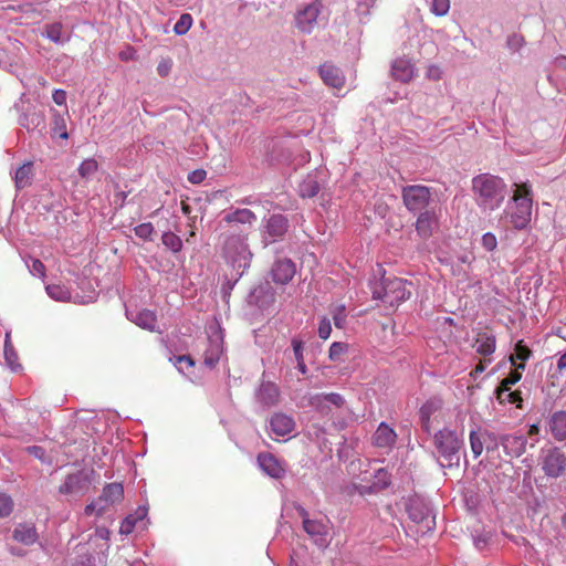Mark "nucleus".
Wrapping results in <instances>:
<instances>
[{"instance_id": "30", "label": "nucleus", "mask_w": 566, "mask_h": 566, "mask_svg": "<svg viewBox=\"0 0 566 566\" xmlns=\"http://www.w3.org/2000/svg\"><path fill=\"white\" fill-rule=\"evenodd\" d=\"M319 192V184L313 176H307L298 185V193L302 198H314Z\"/></svg>"}, {"instance_id": "12", "label": "nucleus", "mask_w": 566, "mask_h": 566, "mask_svg": "<svg viewBox=\"0 0 566 566\" xmlns=\"http://www.w3.org/2000/svg\"><path fill=\"white\" fill-rule=\"evenodd\" d=\"M542 469L549 478H559L566 470V455L559 448L547 450L543 458Z\"/></svg>"}, {"instance_id": "47", "label": "nucleus", "mask_w": 566, "mask_h": 566, "mask_svg": "<svg viewBox=\"0 0 566 566\" xmlns=\"http://www.w3.org/2000/svg\"><path fill=\"white\" fill-rule=\"evenodd\" d=\"M318 399H325L326 402L329 405H333L337 408L342 407L344 405V398L336 392H329V394H318L316 395V401H319Z\"/></svg>"}, {"instance_id": "17", "label": "nucleus", "mask_w": 566, "mask_h": 566, "mask_svg": "<svg viewBox=\"0 0 566 566\" xmlns=\"http://www.w3.org/2000/svg\"><path fill=\"white\" fill-rule=\"evenodd\" d=\"M258 463L260 468L270 476L280 479L284 475L285 470L280 461L269 452L260 453L258 455Z\"/></svg>"}, {"instance_id": "7", "label": "nucleus", "mask_w": 566, "mask_h": 566, "mask_svg": "<svg viewBox=\"0 0 566 566\" xmlns=\"http://www.w3.org/2000/svg\"><path fill=\"white\" fill-rule=\"evenodd\" d=\"M223 253L227 260L230 261L233 266H245L251 256L247 243V237L240 234L228 237L224 242Z\"/></svg>"}, {"instance_id": "35", "label": "nucleus", "mask_w": 566, "mask_h": 566, "mask_svg": "<svg viewBox=\"0 0 566 566\" xmlns=\"http://www.w3.org/2000/svg\"><path fill=\"white\" fill-rule=\"evenodd\" d=\"M301 516L303 517V528L307 534L314 536L322 535L324 533L323 524L317 521L310 520L304 509L301 511Z\"/></svg>"}, {"instance_id": "31", "label": "nucleus", "mask_w": 566, "mask_h": 566, "mask_svg": "<svg viewBox=\"0 0 566 566\" xmlns=\"http://www.w3.org/2000/svg\"><path fill=\"white\" fill-rule=\"evenodd\" d=\"M515 368L512 370L507 377H505L497 388H502V391H509L513 385L518 382L522 378V371L525 369V364L520 363L517 365H513Z\"/></svg>"}, {"instance_id": "4", "label": "nucleus", "mask_w": 566, "mask_h": 566, "mask_svg": "<svg viewBox=\"0 0 566 566\" xmlns=\"http://www.w3.org/2000/svg\"><path fill=\"white\" fill-rule=\"evenodd\" d=\"M124 499V488L120 483H108L104 486L99 497L84 509L86 515L95 513L97 516L103 515L108 509Z\"/></svg>"}, {"instance_id": "6", "label": "nucleus", "mask_w": 566, "mask_h": 566, "mask_svg": "<svg viewBox=\"0 0 566 566\" xmlns=\"http://www.w3.org/2000/svg\"><path fill=\"white\" fill-rule=\"evenodd\" d=\"M411 293L406 287V282L401 279L394 277L385 280L381 290L374 291V297L381 300L385 304L396 306L402 301L408 300Z\"/></svg>"}, {"instance_id": "50", "label": "nucleus", "mask_w": 566, "mask_h": 566, "mask_svg": "<svg viewBox=\"0 0 566 566\" xmlns=\"http://www.w3.org/2000/svg\"><path fill=\"white\" fill-rule=\"evenodd\" d=\"M331 333L332 326L329 319L326 317L322 318L318 326V336L325 340L329 337Z\"/></svg>"}, {"instance_id": "10", "label": "nucleus", "mask_w": 566, "mask_h": 566, "mask_svg": "<svg viewBox=\"0 0 566 566\" xmlns=\"http://www.w3.org/2000/svg\"><path fill=\"white\" fill-rule=\"evenodd\" d=\"M90 484L88 475L83 471H78L65 478L59 488V492L64 495L80 497L88 491Z\"/></svg>"}, {"instance_id": "60", "label": "nucleus", "mask_w": 566, "mask_h": 566, "mask_svg": "<svg viewBox=\"0 0 566 566\" xmlns=\"http://www.w3.org/2000/svg\"><path fill=\"white\" fill-rule=\"evenodd\" d=\"M177 361L187 364L189 367H192L195 365L193 359L189 355L178 356Z\"/></svg>"}, {"instance_id": "64", "label": "nucleus", "mask_w": 566, "mask_h": 566, "mask_svg": "<svg viewBox=\"0 0 566 566\" xmlns=\"http://www.w3.org/2000/svg\"><path fill=\"white\" fill-rule=\"evenodd\" d=\"M133 57H134V51L133 50L119 53V59L122 61H128V60H130Z\"/></svg>"}, {"instance_id": "15", "label": "nucleus", "mask_w": 566, "mask_h": 566, "mask_svg": "<svg viewBox=\"0 0 566 566\" xmlns=\"http://www.w3.org/2000/svg\"><path fill=\"white\" fill-rule=\"evenodd\" d=\"M501 444L510 457H521L526 451L527 440L520 434H505L501 438Z\"/></svg>"}, {"instance_id": "19", "label": "nucleus", "mask_w": 566, "mask_h": 566, "mask_svg": "<svg viewBox=\"0 0 566 566\" xmlns=\"http://www.w3.org/2000/svg\"><path fill=\"white\" fill-rule=\"evenodd\" d=\"M319 75L323 82L328 86L334 88H342L344 86L345 77L342 71L332 64L324 63L321 65Z\"/></svg>"}, {"instance_id": "44", "label": "nucleus", "mask_w": 566, "mask_h": 566, "mask_svg": "<svg viewBox=\"0 0 566 566\" xmlns=\"http://www.w3.org/2000/svg\"><path fill=\"white\" fill-rule=\"evenodd\" d=\"M450 10V0H432L431 12L437 17L446 15Z\"/></svg>"}, {"instance_id": "14", "label": "nucleus", "mask_w": 566, "mask_h": 566, "mask_svg": "<svg viewBox=\"0 0 566 566\" xmlns=\"http://www.w3.org/2000/svg\"><path fill=\"white\" fill-rule=\"evenodd\" d=\"M397 441L396 431L386 422H380L373 436V443L377 448L391 449Z\"/></svg>"}, {"instance_id": "26", "label": "nucleus", "mask_w": 566, "mask_h": 566, "mask_svg": "<svg viewBox=\"0 0 566 566\" xmlns=\"http://www.w3.org/2000/svg\"><path fill=\"white\" fill-rule=\"evenodd\" d=\"M476 353L486 357L495 352L496 340L495 336L483 332L479 333L475 339Z\"/></svg>"}, {"instance_id": "9", "label": "nucleus", "mask_w": 566, "mask_h": 566, "mask_svg": "<svg viewBox=\"0 0 566 566\" xmlns=\"http://www.w3.org/2000/svg\"><path fill=\"white\" fill-rule=\"evenodd\" d=\"M322 8L321 1L315 0L297 10L295 14V25L297 30L302 33H311L317 24V18Z\"/></svg>"}, {"instance_id": "22", "label": "nucleus", "mask_w": 566, "mask_h": 566, "mask_svg": "<svg viewBox=\"0 0 566 566\" xmlns=\"http://www.w3.org/2000/svg\"><path fill=\"white\" fill-rule=\"evenodd\" d=\"M270 427L273 433L279 437H284L294 430L295 422L290 416L284 413H275L271 418Z\"/></svg>"}, {"instance_id": "16", "label": "nucleus", "mask_w": 566, "mask_h": 566, "mask_svg": "<svg viewBox=\"0 0 566 566\" xmlns=\"http://www.w3.org/2000/svg\"><path fill=\"white\" fill-rule=\"evenodd\" d=\"M289 229V220L283 214H272L265 224V233L272 239V242L281 239Z\"/></svg>"}, {"instance_id": "48", "label": "nucleus", "mask_w": 566, "mask_h": 566, "mask_svg": "<svg viewBox=\"0 0 566 566\" xmlns=\"http://www.w3.org/2000/svg\"><path fill=\"white\" fill-rule=\"evenodd\" d=\"M13 510V501L12 499L4 494L0 493V517L9 516Z\"/></svg>"}, {"instance_id": "1", "label": "nucleus", "mask_w": 566, "mask_h": 566, "mask_svg": "<svg viewBox=\"0 0 566 566\" xmlns=\"http://www.w3.org/2000/svg\"><path fill=\"white\" fill-rule=\"evenodd\" d=\"M472 191L478 206L483 211L499 209L506 197V184L504 180L491 174H480L472 179Z\"/></svg>"}, {"instance_id": "5", "label": "nucleus", "mask_w": 566, "mask_h": 566, "mask_svg": "<svg viewBox=\"0 0 566 566\" xmlns=\"http://www.w3.org/2000/svg\"><path fill=\"white\" fill-rule=\"evenodd\" d=\"M401 198L406 209L412 213L427 210L432 192L423 185H409L402 188Z\"/></svg>"}, {"instance_id": "25", "label": "nucleus", "mask_w": 566, "mask_h": 566, "mask_svg": "<svg viewBox=\"0 0 566 566\" xmlns=\"http://www.w3.org/2000/svg\"><path fill=\"white\" fill-rule=\"evenodd\" d=\"M223 221L228 224L240 223L251 226L256 221V216L250 209L242 208L237 209L233 212L227 213L223 217Z\"/></svg>"}, {"instance_id": "40", "label": "nucleus", "mask_w": 566, "mask_h": 566, "mask_svg": "<svg viewBox=\"0 0 566 566\" xmlns=\"http://www.w3.org/2000/svg\"><path fill=\"white\" fill-rule=\"evenodd\" d=\"M192 22H193V19L191 17V14L182 13L179 17L178 21L176 22V24L174 25V32L177 35L186 34L190 30Z\"/></svg>"}, {"instance_id": "34", "label": "nucleus", "mask_w": 566, "mask_h": 566, "mask_svg": "<svg viewBox=\"0 0 566 566\" xmlns=\"http://www.w3.org/2000/svg\"><path fill=\"white\" fill-rule=\"evenodd\" d=\"M496 398L501 403H513L516 405V407H522V397L521 391H502V388H496Z\"/></svg>"}, {"instance_id": "49", "label": "nucleus", "mask_w": 566, "mask_h": 566, "mask_svg": "<svg viewBox=\"0 0 566 566\" xmlns=\"http://www.w3.org/2000/svg\"><path fill=\"white\" fill-rule=\"evenodd\" d=\"M30 272L35 276L44 279L45 277V265L43 264V262L41 260L32 259L31 265H30Z\"/></svg>"}, {"instance_id": "51", "label": "nucleus", "mask_w": 566, "mask_h": 566, "mask_svg": "<svg viewBox=\"0 0 566 566\" xmlns=\"http://www.w3.org/2000/svg\"><path fill=\"white\" fill-rule=\"evenodd\" d=\"M295 360H304L303 352H304V343L302 339L294 337L291 342Z\"/></svg>"}, {"instance_id": "58", "label": "nucleus", "mask_w": 566, "mask_h": 566, "mask_svg": "<svg viewBox=\"0 0 566 566\" xmlns=\"http://www.w3.org/2000/svg\"><path fill=\"white\" fill-rule=\"evenodd\" d=\"M4 355H6V359H7L8 364L14 370L15 366H14L13 358H15V355L12 352V348L9 347L8 342H6V345H4Z\"/></svg>"}, {"instance_id": "55", "label": "nucleus", "mask_w": 566, "mask_h": 566, "mask_svg": "<svg viewBox=\"0 0 566 566\" xmlns=\"http://www.w3.org/2000/svg\"><path fill=\"white\" fill-rule=\"evenodd\" d=\"M319 401H316V395L313 396L311 399H310V405L315 408L316 410H318L319 412L322 413H328L329 411V406L328 403L326 402L325 399H318Z\"/></svg>"}, {"instance_id": "56", "label": "nucleus", "mask_w": 566, "mask_h": 566, "mask_svg": "<svg viewBox=\"0 0 566 566\" xmlns=\"http://www.w3.org/2000/svg\"><path fill=\"white\" fill-rule=\"evenodd\" d=\"M53 102L59 105H65L66 104V92L63 90H55L52 94Z\"/></svg>"}, {"instance_id": "18", "label": "nucleus", "mask_w": 566, "mask_h": 566, "mask_svg": "<svg viewBox=\"0 0 566 566\" xmlns=\"http://www.w3.org/2000/svg\"><path fill=\"white\" fill-rule=\"evenodd\" d=\"M14 541L23 545H33L39 539V534L34 524L32 523H20L15 526L12 533Z\"/></svg>"}, {"instance_id": "32", "label": "nucleus", "mask_w": 566, "mask_h": 566, "mask_svg": "<svg viewBox=\"0 0 566 566\" xmlns=\"http://www.w3.org/2000/svg\"><path fill=\"white\" fill-rule=\"evenodd\" d=\"M532 356V350L521 339L515 344L514 353L510 355L509 360L512 365H517L516 360L525 364V361Z\"/></svg>"}, {"instance_id": "41", "label": "nucleus", "mask_w": 566, "mask_h": 566, "mask_svg": "<svg viewBox=\"0 0 566 566\" xmlns=\"http://www.w3.org/2000/svg\"><path fill=\"white\" fill-rule=\"evenodd\" d=\"M51 130L53 136H59L63 139L69 138L65 122L57 113H55L53 116V124Z\"/></svg>"}, {"instance_id": "42", "label": "nucleus", "mask_w": 566, "mask_h": 566, "mask_svg": "<svg viewBox=\"0 0 566 566\" xmlns=\"http://www.w3.org/2000/svg\"><path fill=\"white\" fill-rule=\"evenodd\" d=\"M348 345L340 342H334L328 352V357L333 361H338L340 357L347 352Z\"/></svg>"}, {"instance_id": "63", "label": "nucleus", "mask_w": 566, "mask_h": 566, "mask_svg": "<svg viewBox=\"0 0 566 566\" xmlns=\"http://www.w3.org/2000/svg\"><path fill=\"white\" fill-rule=\"evenodd\" d=\"M490 361H491V359H484V361H480V363L475 366V368H474L473 373H475V374L483 373V371H484V369H485V363H490Z\"/></svg>"}, {"instance_id": "45", "label": "nucleus", "mask_w": 566, "mask_h": 566, "mask_svg": "<svg viewBox=\"0 0 566 566\" xmlns=\"http://www.w3.org/2000/svg\"><path fill=\"white\" fill-rule=\"evenodd\" d=\"M332 316L334 321V325L337 328H343L346 323V312L344 305H337L332 310Z\"/></svg>"}, {"instance_id": "28", "label": "nucleus", "mask_w": 566, "mask_h": 566, "mask_svg": "<svg viewBox=\"0 0 566 566\" xmlns=\"http://www.w3.org/2000/svg\"><path fill=\"white\" fill-rule=\"evenodd\" d=\"M279 388L272 384L266 382L262 384L259 390V399L261 402H263L266 406H273L279 400Z\"/></svg>"}, {"instance_id": "20", "label": "nucleus", "mask_w": 566, "mask_h": 566, "mask_svg": "<svg viewBox=\"0 0 566 566\" xmlns=\"http://www.w3.org/2000/svg\"><path fill=\"white\" fill-rule=\"evenodd\" d=\"M549 432L556 441L566 440V411L558 410L552 413L548 421Z\"/></svg>"}, {"instance_id": "46", "label": "nucleus", "mask_w": 566, "mask_h": 566, "mask_svg": "<svg viewBox=\"0 0 566 566\" xmlns=\"http://www.w3.org/2000/svg\"><path fill=\"white\" fill-rule=\"evenodd\" d=\"M135 234L143 240H151L154 227L150 222L140 223L134 228Z\"/></svg>"}, {"instance_id": "37", "label": "nucleus", "mask_w": 566, "mask_h": 566, "mask_svg": "<svg viewBox=\"0 0 566 566\" xmlns=\"http://www.w3.org/2000/svg\"><path fill=\"white\" fill-rule=\"evenodd\" d=\"M163 244L174 253L179 252L182 249L181 239L174 232L167 231L161 237Z\"/></svg>"}, {"instance_id": "33", "label": "nucleus", "mask_w": 566, "mask_h": 566, "mask_svg": "<svg viewBox=\"0 0 566 566\" xmlns=\"http://www.w3.org/2000/svg\"><path fill=\"white\" fill-rule=\"evenodd\" d=\"M97 170H98V163L94 158H87V159L83 160L77 168L78 175L84 180L91 179L92 176L97 172Z\"/></svg>"}, {"instance_id": "3", "label": "nucleus", "mask_w": 566, "mask_h": 566, "mask_svg": "<svg viewBox=\"0 0 566 566\" xmlns=\"http://www.w3.org/2000/svg\"><path fill=\"white\" fill-rule=\"evenodd\" d=\"M463 441L460 439L455 431L443 429L434 436V447L440 458H442V465L452 467L460 463V451Z\"/></svg>"}, {"instance_id": "39", "label": "nucleus", "mask_w": 566, "mask_h": 566, "mask_svg": "<svg viewBox=\"0 0 566 566\" xmlns=\"http://www.w3.org/2000/svg\"><path fill=\"white\" fill-rule=\"evenodd\" d=\"M63 33V25L61 22H54L45 25L44 36L54 43H60Z\"/></svg>"}, {"instance_id": "23", "label": "nucleus", "mask_w": 566, "mask_h": 566, "mask_svg": "<svg viewBox=\"0 0 566 566\" xmlns=\"http://www.w3.org/2000/svg\"><path fill=\"white\" fill-rule=\"evenodd\" d=\"M437 222L436 213L431 210L419 212L416 221V230L421 238H429L432 235L433 226Z\"/></svg>"}, {"instance_id": "38", "label": "nucleus", "mask_w": 566, "mask_h": 566, "mask_svg": "<svg viewBox=\"0 0 566 566\" xmlns=\"http://www.w3.org/2000/svg\"><path fill=\"white\" fill-rule=\"evenodd\" d=\"M136 514H138V516H134V515H128L120 524V527H119V533L123 534V535H128L130 534L134 528H135V524L137 522V520L139 518H143L145 516V511L144 510H138L136 512Z\"/></svg>"}, {"instance_id": "52", "label": "nucleus", "mask_w": 566, "mask_h": 566, "mask_svg": "<svg viewBox=\"0 0 566 566\" xmlns=\"http://www.w3.org/2000/svg\"><path fill=\"white\" fill-rule=\"evenodd\" d=\"M171 69H172V60L170 57L163 59L157 65V73L161 77H165L170 73Z\"/></svg>"}, {"instance_id": "53", "label": "nucleus", "mask_w": 566, "mask_h": 566, "mask_svg": "<svg viewBox=\"0 0 566 566\" xmlns=\"http://www.w3.org/2000/svg\"><path fill=\"white\" fill-rule=\"evenodd\" d=\"M482 245L485 250L493 251L497 245L496 237L491 232L483 234Z\"/></svg>"}, {"instance_id": "29", "label": "nucleus", "mask_w": 566, "mask_h": 566, "mask_svg": "<svg viewBox=\"0 0 566 566\" xmlns=\"http://www.w3.org/2000/svg\"><path fill=\"white\" fill-rule=\"evenodd\" d=\"M33 177V165L32 163H27L20 166L14 175L15 186L19 189H23L31 184Z\"/></svg>"}, {"instance_id": "43", "label": "nucleus", "mask_w": 566, "mask_h": 566, "mask_svg": "<svg viewBox=\"0 0 566 566\" xmlns=\"http://www.w3.org/2000/svg\"><path fill=\"white\" fill-rule=\"evenodd\" d=\"M221 349L219 345H211L210 349L205 353V364L209 367H213L220 358Z\"/></svg>"}, {"instance_id": "11", "label": "nucleus", "mask_w": 566, "mask_h": 566, "mask_svg": "<svg viewBox=\"0 0 566 566\" xmlns=\"http://www.w3.org/2000/svg\"><path fill=\"white\" fill-rule=\"evenodd\" d=\"M409 517L417 524L422 525L423 531H430L434 526V517L429 506L420 499H410L407 504Z\"/></svg>"}, {"instance_id": "54", "label": "nucleus", "mask_w": 566, "mask_h": 566, "mask_svg": "<svg viewBox=\"0 0 566 566\" xmlns=\"http://www.w3.org/2000/svg\"><path fill=\"white\" fill-rule=\"evenodd\" d=\"M207 177V172L203 169H196L189 172L188 180L193 185L201 184Z\"/></svg>"}, {"instance_id": "24", "label": "nucleus", "mask_w": 566, "mask_h": 566, "mask_svg": "<svg viewBox=\"0 0 566 566\" xmlns=\"http://www.w3.org/2000/svg\"><path fill=\"white\" fill-rule=\"evenodd\" d=\"M442 407V402L440 399H429L427 400L419 410L420 421L422 429L430 433V419L431 416L439 411Z\"/></svg>"}, {"instance_id": "13", "label": "nucleus", "mask_w": 566, "mask_h": 566, "mask_svg": "<svg viewBox=\"0 0 566 566\" xmlns=\"http://www.w3.org/2000/svg\"><path fill=\"white\" fill-rule=\"evenodd\" d=\"M296 269L290 259L277 260L271 270L272 280L277 284H287L295 275Z\"/></svg>"}, {"instance_id": "59", "label": "nucleus", "mask_w": 566, "mask_h": 566, "mask_svg": "<svg viewBox=\"0 0 566 566\" xmlns=\"http://www.w3.org/2000/svg\"><path fill=\"white\" fill-rule=\"evenodd\" d=\"M427 75L428 77L437 81L441 78V71L438 66L432 65L428 69Z\"/></svg>"}, {"instance_id": "61", "label": "nucleus", "mask_w": 566, "mask_h": 566, "mask_svg": "<svg viewBox=\"0 0 566 566\" xmlns=\"http://www.w3.org/2000/svg\"><path fill=\"white\" fill-rule=\"evenodd\" d=\"M96 535L102 539H108L109 537V531L105 527H98L96 530Z\"/></svg>"}, {"instance_id": "62", "label": "nucleus", "mask_w": 566, "mask_h": 566, "mask_svg": "<svg viewBox=\"0 0 566 566\" xmlns=\"http://www.w3.org/2000/svg\"><path fill=\"white\" fill-rule=\"evenodd\" d=\"M557 369L565 370L566 369V352L558 358L557 360Z\"/></svg>"}, {"instance_id": "2", "label": "nucleus", "mask_w": 566, "mask_h": 566, "mask_svg": "<svg viewBox=\"0 0 566 566\" xmlns=\"http://www.w3.org/2000/svg\"><path fill=\"white\" fill-rule=\"evenodd\" d=\"M515 186L516 189L512 197L514 205L511 208L510 218L513 227L521 230L526 228L531 221L533 200L528 185L521 184Z\"/></svg>"}, {"instance_id": "21", "label": "nucleus", "mask_w": 566, "mask_h": 566, "mask_svg": "<svg viewBox=\"0 0 566 566\" xmlns=\"http://www.w3.org/2000/svg\"><path fill=\"white\" fill-rule=\"evenodd\" d=\"M391 75L397 81L408 83L415 75V67L407 59H396L391 65Z\"/></svg>"}, {"instance_id": "36", "label": "nucleus", "mask_w": 566, "mask_h": 566, "mask_svg": "<svg viewBox=\"0 0 566 566\" xmlns=\"http://www.w3.org/2000/svg\"><path fill=\"white\" fill-rule=\"evenodd\" d=\"M45 290L49 296L55 301L65 302L71 298L70 291L63 285L52 284L48 285Z\"/></svg>"}, {"instance_id": "27", "label": "nucleus", "mask_w": 566, "mask_h": 566, "mask_svg": "<svg viewBox=\"0 0 566 566\" xmlns=\"http://www.w3.org/2000/svg\"><path fill=\"white\" fill-rule=\"evenodd\" d=\"M132 321L144 329H148L150 332L155 331L157 324V317L154 312L149 310H143L137 312L135 315L130 313Z\"/></svg>"}, {"instance_id": "8", "label": "nucleus", "mask_w": 566, "mask_h": 566, "mask_svg": "<svg viewBox=\"0 0 566 566\" xmlns=\"http://www.w3.org/2000/svg\"><path fill=\"white\" fill-rule=\"evenodd\" d=\"M470 448L474 459L479 458L483 450L488 452L494 451L499 447V441L496 436L482 428H478L475 430L470 431Z\"/></svg>"}, {"instance_id": "57", "label": "nucleus", "mask_w": 566, "mask_h": 566, "mask_svg": "<svg viewBox=\"0 0 566 566\" xmlns=\"http://www.w3.org/2000/svg\"><path fill=\"white\" fill-rule=\"evenodd\" d=\"M27 451H28V453H29V454H31V455H33L34 458H36V459L41 460L42 462H44V461H45V460H44V454H45V452H44V449H43V448L38 447V446H33V447H29V448L27 449Z\"/></svg>"}]
</instances>
